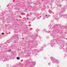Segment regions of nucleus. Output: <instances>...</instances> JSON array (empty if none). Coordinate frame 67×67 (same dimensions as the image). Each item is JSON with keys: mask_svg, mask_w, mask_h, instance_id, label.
I'll return each mask as SVG.
<instances>
[{"mask_svg": "<svg viewBox=\"0 0 67 67\" xmlns=\"http://www.w3.org/2000/svg\"><path fill=\"white\" fill-rule=\"evenodd\" d=\"M46 16H47V15H46Z\"/></svg>", "mask_w": 67, "mask_h": 67, "instance_id": "obj_13", "label": "nucleus"}, {"mask_svg": "<svg viewBox=\"0 0 67 67\" xmlns=\"http://www.w3.org/2000/svg\"><path fill=\"white\" fill-rule=\"evenodd\" d=\"M2 35H3V34H4V33H2Z\"/></svg>", "mask_w": 67, "mask_h": 67, "instance_id": "obj_8", "label": "nucleus"}, {"mask_svg": "<svg viewBox=\"0 0 67 67\" xmlns=\"http://www.w3.org/2000/svg\"><path fill=\"white\" fill-rule=\"evenodd\" d=\"M66 8V7H65V8Z\"/></svg>", "mask_w": 67, "mask_h": 67, "instance_id": "obj_15", "label": "nucleus"}, {"mask_svg": "<svg viewBox=\"0 0 67 67\" xmlns=\"http://www.w3.org/2000/svg\"><path fill=\"white\" fill-rule=\"evenodd\" d=\"M33 52H36V53L37 52H38V50L37 49H36V50H33L32 51V52L33 53Z\"/></svg>", "mask_w": 67, "mask_h": 67, "instance_id": "obj_3", "label": "nucleus"}, {"mask_svg": "<svg viewBox=\"0 0 67 67\" xmlns=\"http://www.w3.org/2000/svg\"><path fill=\"white\" fill-rule=\"evenodd\" d=\"M50 44H51V43H50Z\"/></svg>", "mask_w": 67, "mask_h": 67, "instance_id": "obj_19", "label": "nucleus"}, {"mask_svg": "<svg viewBox=\"0 0 67 67\" xmlns=\"http://www.w3.org/2000/svg\"><path fill=\"white\" fill-rule=\"evenodd\" d=\"M49 29H50V28H49Z\"/></svg>", "mask_w": 67, "mask_h": 67, "instance_id": "obj_21", "label": "nucleus"}, {"mask_svg": "<svg viewBox=\"0 0 67 67\" xmlns=\"http://www.w3.org/2000/svg\"><path fill=\"white\" fill-rule=\"evenodd\" d=\"M33 47H35V48H36V45H34Z\"/></svg>", "mask_w": 67, "mask_h": 67, "instance_id": "obj_4", "label": "nucleus"}, {"mask_svg": "<svg viewBox=\"0 0 67 67\" xmlns=\"http://www.w3.org/2000/svg\"><path fill=\"white\" fill-rule=\"evenodd\" d=\"M23 39H24V38H23Z\"/></svg>", "mask_w": 67, "mask_h": 67, "instance_id": "obj_18", "label": "nucleus"}, {"mask_svg": "<svg viewBox=\"0 0 67 67\" xmlns=\"http://www.w3.org/2000/svg\"><path fill=\"white\" fill-rule=\"evenodd\" d=\"M38 19H40V17H38Z\"/></svg>", "mask_w": 67, "mask_h": 67, "instance_id": "obj_11", "label": "nucleus"}, {"mask_svg": "<svg viewBox=\"0 0 67 67\" xmlns=\"http://www.w3.org/2000/svg\"><path fill=\"white\" fill-rule=\"evenodd\" d=\"M49 32H50V31H49Z\"/></svg>", "mask_w": 67, "mask_h": 67, "instance_id": "obj_14", "label": "nucleus"}, {"mask_svg": "<svg viewBox=\"0 0 67 67\" xmlns=\"http://www.w3.org/2000/svg\"><path fill=\"white\" fill-rule=\"evenodd\" d=\"M25 64H27V63H25Z\"/></svg>", "mask_w": 67, "mask_h": 67, "instance_id": "obj_12", "label": "nucleus"}, {"mask_svg": "<svg viewBox=\"0 0 67 67\" xmlns=\"http://www.w3.org/2000/svg\"><path fill=\"white\" fill-rule=\"evenodd\" d=\"M3 58H4L5 59H7V56H5V55L3 54L2 56Z\"/></svg>", "mask_w": 67, "mask_h": 67, "instance_id": "obj_2", "label": "nucleus"}, {"mask_svg": "<svg viewBox=\"0 0 67 67\" xmlns=\"http://www.w3.org/2000/svg\"><path fill=\"white\" fill-rule=\"evenodd\" d=\"M53 44H51V46H52V47H53V46H52V45Z\"/></svg>", "mask_w": 67, "mask_h": 67, "instance_id": "obj_10", "label": "nucleus"}, {"mask_svg": "<svg viewBox=\"0 0 67 67\" xmlns=\"http://www.w3.org/2000/svg\"><path fill=\"white\" fill-rule=\"evenodd\" d=\"M11 51V50H9L8 51L9 52H10Z\"/></svg>", "mask_w": 67, "mask_h": 67, "instance_id": "obj_7", "label": "nucleus"}, {"mask_svg": "<svg viewBox=\"0 0 67 67\" xmlns=\"http://www.w3.org/2000/svg\"><path fill=\"white\" fill-rule=\"evenodd\" d=\"M60 16H64V15H63L61 14L60 15Z\"/></svg>", "mask_w": 67, "mask_h": 67, "instance_id": "obj_6", "label": "nucleus"}, {"mask_svg": "<svg viewBox=\"0 0 67 67\" xmlns=\"http://www.w3.org/2000/svg\"><path fill=\"white\" fill-rule=\"evenodd\" d=\"M16 58H17V59L19 60V59L20 58H19V57H17Z\"/></svg>", "mask_w": 67, "mask_h": 67, "instance_id": "obj_5", "label": "nucleus"}, {"mask_svg": "<svg viewBox=\"0 0 67 67\" xmlns=\"http://www.w3.org/2000/svg\"><path fill=\"white\" fill-rule=\"evenodd\" d=\"M51 59L53 61V63H57V64H58V63H59V62L57 60L55 59L54 58H53V57H52Z\"/></svg>", "mask_w": 67, "mask_h": 67, "instance_id": "obj_1", "label": "nucleus"}, {"mask_svg": "<svg viewBox=\"0 0 67 67\" xmlns=\"http://www.w3.org/2000/svg\"><path fill=\"white\" fill-rule=\"evenodd\" d=\"M65 16H66V18H67V14L65 15Z\"/></svg>", "mask_w": 67, "mask_h": 67, "instance_id": "obj_9", "label": "nucleus"}, {"mask_svg": "<svg viewBox=\"0 0 67 67\" xmlns=\"http://www.w3.org/2000/svg\"><path fill=\"white\" fill-rule=\"evenodd\" d=\"M26 63H27V62H26Z\"/></svg>", "mask_w": 67, "mask_h": 67, "instance_id": "obj_22", "label": "nucleus"}, {"mask_svg": "<svg viewBox=\"0 0 67 67\" xmlns=\"http://www.w3.org/2000/svg\"><path fill=\"white\" fill-rule=\"evenodd\" d=\"M66 40H67V38H66Z\"/></svg>", "mask_w": 67, "mask_h": 67, "instance_id": "obj_17", "label": "nucleus"}, {"mask_svg": "<svg viewBox=\"0 0 67 67\" xmlns=\"http://www.w3.org/2000/svg\"><path fill=\"white\" fill-rule=\"evenodd\" d=\"M63 47H64V46H63Z\"/></svg>", "mask_w": 67, "mask_h": 67, "instance_id": "obj_16", "label": "nucleus"}, {"mask_svg": "<svg viewBox=\"0 0 67 67\" xmlns=\"http://www.w3.org/2000/svg\"><path fill=\"white\" fill-rule=\"evenodd\" d=\"M28 16H29V15H28Z\"/></svg>", "mask_w": 67, "mask_h": 67, "instance_id": "obj_20", "label": "nucleus"}]
</instances>
